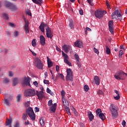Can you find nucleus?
<instances>
[{"label":"nucleus","instance_id":"f257e3e1","mask_svg":"<svg viewBox=\"0 0 127 127\" xmlns=\"http://www.w3.org/2000/svg\"><path fill=\"white\" fill-rule=\"evenodd\" d=\"M111 113L112 114L113 118H117L118 116V107L114 104H111L109 108Z\"/></svg>","mask_w":127,"mask_h":127},{"label":"nucleus","instance_id":"f03ea898","mask_svg":"<svg viewBox=\"0 0 127 127\" xmlns=\"http://www.w3.org/2000/svg\"><path fill=\"white\" fill-rule=\"evenodd\" d=\"M114 78L118 80H125L126 79V77H125V72L122 70H119L116 72L114 75Z\"/></svg>","mask_w":127,"mask_h":127},{"label":"nucleus","instance_id":"7ed1b4c3","mask_svg":"<svg viewBox=\"0 0 127 127\" xmlns=\"http://www.w3.org/2000/svg\"><path fill=\"white\" fill-rule=\"evenodd\" d=\"M34 64L38 69H40L41 70L43 69V62L39 58H36L34 60Z\"/></svg>","mask_w":127,"mask_h":127},{"label":"nucleus","instance_id":"20e7f679","mask_svg":"<svg viewBox=\"0 0 127 127\" xmlns=\"http://www.w3.org/2000/svg\"><path fill=\"white\" fill-rule=\"evenodd\" d=\"M27 115L30 118L31 120H32V108L29 107L26 111V114H23L22 119L24 121L27 120Z\"/></svg>","mask_w":127,"mask_h":127},{"label":"nucleus","instance_id":"39448f33","mask_svg":"<svg viewBox=\"0 0 127 127\" xmlns=\"http://www.w3.org/2000/svg\"><path fill=\"white\" fill-rule=\"evenodd\" d=\"M62 54L63 57H64V63L67 64V65H68V66H72V64L69 61V56L68 55L65 54L63 51H62Z\"/></svg>","mask_w":127,"mask_h":127},{"label":"nucleus","instance_id":"423d86ee","mask_svg":"<svg viewBox=\"0 0 127 127\" xmlns=\"http://www.w3.org/2000/svg\"><path fill=\"white\" fill-rule=\"evenodd\" d=\"M66 81H71L73 82V73L70 68L67 69V75L66 76Z\"/></svg>","mask_w":127,"mask_h":127},{"label":"nucleus","instance_id":"0eeeda50","mask_svg":"<svg viewBox=\"0 0 127 127\" xmlns=\"http://www.w3.org/2000/svg\"><path fill=\"white\" fill-rule=\"evenodd\" d=\"M46 35L48 38H50V39H52L53 38V33H52V31H51V29L48 26V27L46 29Z\"/></svg>","mask_w":127,"mask_h":127},{"label":"nucleus","instance_id":"6e6552de","mask_svg":"<svg viewBox=\"0 0 127 127\" xmlns=\"http://www.w3.org/2000/svg\"><path fill=\"white\" fill-rule=\"evenodd\" d=\"M30 81H31V78H30V77L28 76L27 77H25L22 83L23 86L26 85V86H29V87H31V85H30Z\"/></svg>","mask_w":127,"mask_h":127},{"label":"nucleus","instance_id":"1a4fd4ad","mask_svg":"<svg viewBox=\"0 0 127 127\" xmlns=\"http://www.w3.org/2000/svg\"><path fill=\"white\" fill-rule=\"evenodd\" d=\"M62 49L65 53H68L69 51H72V47L70 45H64L62 47Z\"/></svg>","mask_w":127,"mask_h":127},{"label":"nucleus","instance_id":"9d476101","mask_svg":"<svg viewBox=\"0 0 127 127\" xmlns=\"http://www.w3.org/2000/svg\"><path fill=\"white\" fill-rule=\"evenodd\" d=\"M108 26L110 32H111L112 34H114V21H109L108 22Z\"/></svg>","mask_w":127,"mask_h":127},{"label":"nucleus","instance_id":"9b49d317","mask_svg":"<svg viewBox=\"0 0 127 127\" xmlns=\"http://www.w3.org/2000/svg\"><path fill=\"white\" fill-rule=\"evenodd\" d=\"M122 16V14L119 11V10H116L112 14V17L113 19L116 18V17H121Z\"/></svg>","mask_w":127,"mask_h":127},{"label":"nucleus","instance_id":"f8f14e48","mask_svg":"<svg viewBox=\"0 0 127 127\" xmlns=\"http://www.w3.org/2000/svg\"><path fill=\"white\" fill-rule=\"evenodd\" d=\"M94 15L97 18H102L103 17V13L100 10H96L95 12Z\"/></svg>","mask_w":127,"mask_h":127},{"label":"nucleus","instance_id":"ddd939ff","mask_svg":"<svg viewBox=\"0 0 127 127\" xmlns=\"http://www.w3.org/2000/svg\"><path fill=\"white\" fill-rule=\"evenodd\" d=\"M74 46L75 47H78V48H83V42L78 40L74 43Z\"/></svg>","mask_w":127,"mask_h":127},{"label":"nucleus","instance_id":"4468645a","mask_svg":"<svg viewBox=\"0 0 127 127\" xmlns=\"http://www.w3.org/2000/svg\"><path fill=\"white\" fill-rule=\"evenodd\" d=\"M74 57L76 61L77 66H78L79 68H81V63L80 62V57H79V55L75 54Z\"/></svg>","mask_w":127,"mask_h":127},{"label":"nucleus","instance_id":"2eb2a0df","mask_svg":"<svg viewBox=\"0 0 127 127\" xmlns=\"http://www.w3.org/2000/svg\"><path fill=\"white\" fill-rule=\"evenodd\" d=\"M45 26H47V27H48V25H47V24H44V22H42L40 24V26H39V28L41 31L43 33H45Z\"/></svg>","mask_w":127,"mask_h":127},{"label":"nucleus","instance_id":"dca6fc26","mask_svg":"<svg viewBox=\"0 0 127 127\" xmlns=\"http://www.w3.org/2000/svg\"><path fill=\"white\" fill-rule=\"evenodd\" d=\"M24 95L26 97H31L32 96V89H27L25 91Z\"/></svg>","mask_w":127,"mask_h":127},{"label":"nucleus","instance_id":"f3484780","mask_svg":"<svg viewBox=\"0 0 127 127\" xmlns=\"http://www.w3.org/2000/svg\"><path fill=\"white\" fill-rule=\"evenodd\" d=\"M36 95L39 100H42L44 98V92H40L37 90Z\"/></svg>","mask_w":127,"mask_h":127},{"label":"nucleus","instance_id":"a211bd4d","mask_svg":"<svg viewBox=\"0 0 127 127\" xmlns=\"http://www.w3.org/2000/svg\"><path fill=\"white\" fill-rule=\"evenodd\" d=\"M24 22L25 24L24 26V28L25 31V33H28V32H29V29L28 28V21H27V20L25 19Z\"/></svg>","mask_w":127,"mask_h":127},{"label":"nucleus","instance_id":"6ab92c4d","mask_svg":"<svg viewBox=\"0 0 127 127\" xmlns=\"http://www.w3.org/2000/svg\"><path fill=\"white\" fill-rule=\"evenodd\" d=\"M40 43L43 46H44L45 45V44L46 43V40H45V37H44V36L41 35L40 37Z\"/></svg>","mask_w":127,"mask_h":127},{"label":"nucleus","instance_id":"aec40b11","mask_svg":"<svg viewBox=\"0 0 127 127\" xmlns=\"http://www.w3.org/2000/svg\"><path fill=\"white\" fill-rule=\"evenodd\" d=\"M12 123V120L11 118L9 119L5 122V126L8 127H11V124Z\"/></svg>","mask_w":127,"mask_h":127},{"label":"nucleus","instance_id":"412c9836","mask_svg":"<svg viewBox=\"0 0 127 127\" xmlns=\"http://www.w3.org/2000/svg\"><path fill=\"white\" fill-rule=\"evenodd\" d=\"M87 114L88 115V118L89 120L92 122L93 120H94V115L92 113V112L89 111L87 112Z\"/></svg>","mask_w":127,"mask_h":127},{"label":"nucleus","instance_id":"4be33fe9","mask_svg":"<svg viewBox=\"0 0 127 127\" xmlns=\"http://www.w3.org/2000/svg\"><path fill=\"white\" fill-rule=\"evenodd\" d=\"M40 124L42 127H44V126H45V119H44V118H40Z\"/></svg>","mask_w":127,"mask_h":127},{"label":"nucleus","instance_id":"5701e85b","mask_svg":"<svg viewBox=\"0 0 127 127\" xmlns=\"http://www.w3.org/2000/svg\"><path fill=\"white\" fill-rule=\"evenodd\" d=\"M12 4H13L10 3V2L5 1V3H4V6L5 7H7V8H9V9H10Z\"/></svg>","mask_w":127,"mask_h":127},{"label":"nucleus","instance_id":"b1692460","mask_svg":"<svg viewBox=\"0 0 127 127\" xmlns=\"http://www.w3.org/2000/svg\"><path fill=\"white\" fill-rule=\"evenodd\" d=\"M56 107H57V104H54L51 107L50 111H51V112H53V113L55 112V111H56Z\"/></svg>","mask_w":127,"mask_h":127},{"label":"nucleus","instance_id":"393cba45","mask_svg":"<svg viewBox=\"0 0 127 127\" xmlns=\"http://www.w3.org/2000/svg\"><path fill=\"white\" fill-rule=\"evenodd\" d=\"M62 101H63V106L64 107H66L69 105L68 100L65 98H62Z\"/></svg>","mask_w":127,"mask_h":127},{"label":"nucleus","instance_id":"a878e982","mask_svg":"<svg viewBox=\"0 0 127 127\" xmlns=\"http://www.w3.org/2000/svg\"><path fill=\"white\" fill-rule=\"evenodd\" d=\"M94 81L95 82V84L97 85H100V78L99 76L96 75L94 76Z\"/></svg>","mask_w":127,"mask_h":127},{"label":"nucleus","instance_id":"bb28decb","mask_svg":"<svg viewBox=\"0 0 127 127\" xmlns=\"http://www.w3.org/2000/svg\"><path fill=\"white\" fill-rule=\"evenodd\" d=\"M115 92L116 94H117V96L114 97L115 100H120V99L121 98V96H120V93L119 92V91L115 90Z\"/></svg>","mask_w":127,"mask_h":127},{"label":"nucleus","instance_id":"cd10ccee","mask_svg":"<svg viewBox=\"0 0 127 127\" xmlns=\"http://www.w3.org/2000/svg\"><path fill=\"white\" fill-rule=\"evenodd\" d=\"M69 26L71 29H74V20L73 19L69 20Z\"/></svg>","mask_w":127,"mask_h":127},{"label":"nucleus","instance_id":"c85d7f7f","mask_svg":"<svg viewBox=\"0 0 127 127\" xmlns=\"http://www.w3.org/2000/svg\"><path fill=\"white\" fill-rule=\"evenodd\" d=\"M12 82H13V83H12L13 86H16V85L18 84V78H13Z\"/></svg>","mask_w":127,"mask_h":127},{"label":"nucleus","instance_id":"c756f323","mask_svg":"<svg viewBox=\"0 0 127 127\" xmlns=\"http://www.w3.org/2000/svg\"><path fill=\"white\" fill-rule=\"evenodd\" d=\"M59 78H61V79H62L63 80H64V75L62 73H58V75L56 77V80H58V79H59Z\"/></svg>","mask_w":127,"mask_h":127},{"label":"nucleus","instance_id":"7c9ffc66","mask_svg":"<svg viewBox=\"0 0 127 127\" xmlns=\"http://www.w3.org/2000/svg\"><path fill=\"white\" fill-rule=\"evenodd\" d=\"M64 109L66 111V113L68 115V116H71V112H70V108L67 106H64Z\"/></svg>","mask_w":127,"mask_h":127},{"label":"nucleus","instance_id":"2f4dec72","mask_svg":"<svg viewBox=\"0 0 127 127\" xmlns=\"http://www.w3.org/2000/svg\"><path fill=\"white\" fill-rule=\"evenodd\" d=\"M32 1L36 4H41L42 3V0H32Z\"/></svg>","mask_w":127,"mask_h":127},{"label":"nucleus","instance_id":"473e14b6","mask_svg":"<svg viewBox=\"0 0 127 127\" xmlns=\"http://www.w3.org/2000/svg\"><path fill=\"white\" fill-rule=\"evenodd\" d=\"M99 117L100 119H101L102 120V121H104L105 120V119H106V117H105V115H104V114H103V113H100L99 115Z\"/></svg>","mask_w":127,"mask_h":127},{"label":"nucleus","instance_id":"72a5a7b5","mask_svg":"<svg viewBox=\"0 0 127 127\" xmlns=\"http://www.w3.org/2000/svg\"><path fill=\"white\" fill-rule=\"evenodd\" d=\"M10 9H11V10H17V6H16V5L12 4Z\"/></svg>","mask_w":127,"mask_h":127},{"label":"nucleus","instance_id":"f704fd0d","mask_svg":"<svg viewBox=\"0 0 127 127\" xmlns=\"http://www.w3.org/2000/svg\"><path fill=\"white\" fill-rule=\"evenodd\" d=\"M97 94L98 95H99V96H104L105 95V93H104V92H103V90L99 89L98 90V92H97Z\"/></svg>","mask_w":127,"mask_h":127},{"label":"nucleus","instance_id":"c9c22d12","mask_svg":"<svg viewBox=\"0 0 127 127\" xmlns=\"http://www.w3.org/2000/svg\"><path fill=\"white\" fill-rule=\"evenodd\" d=\"M106 52L107 54H111V49H110V48H109V47H108V46H106Z\"/></svg>","mask_w":127,"mask_h":127},{"label":"nucleus","instance_id":"e433bc0d","mask_svg":"<svg viewBox=\"0 0 127 127\" xmlns=\"http://www.w3.org/2000/svg\"><path fill=\"white\" fill-rule=\"evenodd\" d=\"M22 98V95L21 94H18L16 99H17V102H19L20 101V99Z\"/></svg>","mask_w":127,"mask_h":127},{"label":"nucleus","instance_id":"4c0bfd02","mask_svg":"<svg viewBox=\"0 0 127 127\" xmlns=\"http://www.w3.org/2000/svg\"><path fill=\"white\" fill-rule=\"evenodd\" d=\"M65 95H66V92H65V91L62 90L61 91V95L62 97V99H64L65 98Z\"/></svg>","mask_w":127,"mask_h":127},{"label":"nucleus","instance_id":"58836bf2","mask_svg":"<svg viewBox=\"0 0 127 127\" xmlns=\"http://www.w3.org/2000/svg\"><path fill=\"white\" fill-rule=\"evenodd\" d=\"M96 115H97V116H99V115L101 114L100 113H102V110L101 109H97L96 110Z\"/></svg>","mask_w":127,"mask_h":127},{"label":"nucleus","instance_id":"ea45409f","mask_svg":"<svg viewBox=\"0 0 127 127\" xmlns=\"http://www.w3.org/2000/svg\"><path fill=\"white\" fill-rule=\"evenodd\" d=\"M84 89L85 92H88V91H89V86H88L87 85H84Z\"/></svg>","mask_w":127,"mask_h":127},{"label":"nucleus","instance_id":"a19ab883","mask_svg":"<svg viewBox=\"0 0 127 127\" xmlns=\"http://www.w3.org/2000/svg\"><path fill=\"white\" fill-rule=\"evenodd\" d=\"M47 92L48 93V94H50V95H53V92L51 91V90H50L49 88H47Z\"/></svg>","mask_w":127,"mask_h":127},{"label":"nucleus","instance_id":"79ce46f5","mask_svg":"<svg viewBox=\"0 0 127 127\" xmlns=\"http://www.w3.org/2000/svg\"><path fill=\"white\" fill-rule=\"evenodd\" d=\"M4 104L6 106H9V101L8 100L5 99H4Z\"/></svg>","mask_w":127,"mask_h":127},{"label":"nucleus","instance_id":"37998d69","mask_svg":"<svg viewBox=\"0 0 127 127\" xmlns=\"http://www.w3.org/2000/svg\"><path fill=\"white\" fill-rule=\"evenodd\" d=\"M3 82L5 84H7V83H9V80L7 78H6L3 81Z\"/></svg>","mask_w":127,"mask_h":127},{"label":"nucleus","instance_id":"c03bdc74","mask_svg":"<svg viewBox=\"0 0 127 127\" xmlns=\"http://www.w3.org/2000/svg\"><path fill=\"white\" fill-rule=\"evenodd\" d=\"M93 50L95 53L98 55L99 54L100 52H99V50L97 49L96 48H94Z\"/></svg>","mask_w":127,"mask_h":127},{"label":"nucleus","instance_id":"a18cd8bd","mask_svg":"<svg viewBox=\"0 0 127 127\" xmlns=\"http://www.w3.org/2000/svg\"><path fill=\"white\" fill-rule=\"evenodd\" d=\"M35 39H33L32 40V46H33L34 47H35V46H36V42H35Z\"/></svg>","mask_w":127,"mask_h":127},{"label":"nucleus","instance_id":"49530a36","mask_svg":"<svg viewBox=\"0 0 127 127\" xmlns=\"http://www.w3.org/2000/svg\"><path fill=\"white\" fill-rule=\"evenodd\" d=\"M32 121H35V114L33 110H32Z\"/></svg>","mask_w":127,"mask_h":127},{"label":"nucleus","instance_id":"de8ad7c7","mask_svg":"<svg viewBox=\"0 0 127 127\" xmlns=\"http://www.w3.org/2000/svg\"><path fill=\"white\" fill-rule=\"evenodd\" d=\"M25 106L27 108H28V107H29L30 106V101H27V102H26Z\"/></svg>","mask_w":127,"mask_h":127},{"label":"nucleus","instance_id":"09e8293b","mask_svg":"<svg viewBox=\"0 0 127 127\" xmlns=\"http://www.w3.org/2000/svg\"><path fill=\"white\" fill-rule=\"evenodd\" d=\"M106 5L108 9H111V5H110V3H109L108 1H106Z\"/></svg>","mask_w":127,"mask_h":127},{"label":"nucleus","instance_id":"8fccbe9b","mask_svg":"<svg viewBox=\"0 0 127 127\" xmlns=\"http://www.w3.org/2000/svg\"><path fill=\"white\" fill-rule=\"evenodd\" d=\"M124 54V51L123 50H120L119 52V57H122Z\"/></svg>","mask_w":127,"mask_h":127},{"label":"nucleus","instance_id":"3c124183","mask_svg":"<svg viewBox=\"0 0 127 127\" xmlns=\"http://www.w3.org/2000/svg\"><path fill=\"white\" fill-rule=\"evenodd\" d=\"M48 66L49 68H51V67H52V66H53V64H52V62L48 63Z\"/></svg>","mask_w":127,"mask_h":127},{"label":"nucleus","instance_id":"603ef678","mask_svg":"<svg viewBox=\"0 0 127 127\" xmlns=\"http://www.w3.org/2000/svg\"><path fill=\"white\" fill-rule=\"evenodd\" d=\"M26 14H28V15H30V16L32 15L31 12L29 10L26 11Z\"/></svg>","mask_w":127,"mask_h":127},{"label":"nucleus","instance_id":"864d4df0","mask_svg":"<svg viewBox=\"0 0 127 127\" xmlns=\"http://www.w3.org/2000/svg\"><path fill=\"white\" fill-rule=\"evenodd\" d=\"M33 84L36 87V88H38V82H37V81H34L33 82Z\"/></svg>","mask_w":127,"mask_h":127},{"label":"nucleus","instance_id":"5fc2aeb1","mask_svg":"<svg viewBox=\"0 0 127 127\" xmlns=\"http://www.w3.org/2000/svg\"><path fill=\"white\" fill-rule=\"evenodd\" d=\"M4 17H5V19H8V15L5 13L3 14Z\"/></svg>","mask_w":127,"mask_h":127},{"label":"nucleus","instance_id":"6e6d98bb","mask_svg":"<svg viewBox=\"0 0 127 127\" xmlns=\"http://www.w3.org/2000/svg\"><path fill=\"white\" fill-rule=\"evenodd\" d=\"M87 1L90 5L93 6V0H87Z\"/></svg>","mask_w":127,"mask_h":127},{"label":"nucleus","instance_id":"4d7b16f0","mask_svg":"<svg viewBox=\"0 0 127 127\" xmlns=\"http://www.w3.org/2000/svg\"><path fill=\"white\" fill-rule=\"evenodd\" d=\"M40 90H41L40 91L41 93H44V88H43V86H41L40 87Z\"/></svg>","mask_w":127,"mask_h":127},{"label":"nucleus","instance_id":"13d9d810","mask_svg":"<svg viewBox=\"0 0 127 127\" xmlns=\"http://www.w3.org/2000/svg\"><path fill=\"white\" fill-rule=\"evenodd\" d=\"M67 10H70V11H73V8H72V7H71V6H69V5H68Z\"/></svg>","mask_w":127,"mask_h":127},{"label":"nucleus","instance_id":"bf43d9fd","mask_svg":"<svg viewBox=\"0 0 127 127\" xmlns=\"http://www.w3.org/2000/svg\"><path fill=\"white\" fill-rule=\"evenodd\" d=\"M48 105L49 106H52V100H50L48 101Z\"/></svg>","mask_w":127,"mask_h":127},{"label":"nucleus","instance_id":"052dcab7","mask_svg":"<svg viewBox=\"0 0 127 127\" xmlns=\"http://www.w3.org/2000/svg\"><path fill=\"white\" fill-rule=\"evenodd\" d=\"M44 84H48V85H49V80L45 79L44 80Z\"/></svg>","mask_w":127,"mask_h":127},{"label":"nucleus","instance_id":"680f3d73","mask_svg":"<svg viewBox=\"0 0 127 127\" xmlns=\"http://www.w3.org/2000/svg\"><path fill=\"white\" fill-rule=\"evenodd\" d=\"M13 76V72L12 71H9V77H12Z\"/></svg>","mask_w":127,"mask_h":127},{"label":"nucleus","instance_id":"e2e57ef3","mask_svg":"<svg viewBox=\"0 0 127 127\" xmlns=\"http://www.w3.org/2000/svg\"><path fill=\"white\" fill-rule=\"evenodd\" d=\"M126 125H127V122H126V121L124 120L122 122V126H123L124 127H126Z\"/></svg>","mask_w":127,"mask_h":127},{"label":"nucleus","instance_id":"0e129e2a","mask_svg":"<svg viewBox=\"0 0 127 127\" xmlns=\"http://www.w3.org/2000/svg\"><path fill=\"white\" fill-rule=\"evenodd\" d=\"M13 35L14 36H18V32L15 31V32L13 33Z\"/></svg>","mask_w":127,"mask_h":127},{"label":"nucleus","instance_id":"69168bd1","mask_svg":"<svg viewBox=\"0 0 127 127\" xmlns=\"http://www.w3.org/2000/svg\"><path fill=\"white\" fill-rule=\"evenodd\" d=\"M70 110H71V111H72L73 112L76 111V109H75V108H74L73 106L70 107Z\"/></svg>","mask_w":127,"mask_h":127},{"label":"nucleus","instance_id":"338daca9","mask_svg":"<svg viewBox=\"0 0 127 127\" xmlns=\"http://www.w3.org/2000/svg\"><path fill=\"white\" fill-rule=\"evenodd\" d=\"M35 113H37V112H39V108H38L37 107H35Z\"/></svg>","mask_w":127,"mask_h":127},{"label":"nucleus","instance_id":"774afa93","mask_svg":"<svg viewBox=\"0 0 127 127\" xmlns=\"http://www.w3.org/2000/svg\"><path fill=\"white\" fill-rule=\"evenodd\" d=\"M14 127H19V123H16L15 126H14Z\"/></svg>","mask_w":127,"mask_h":127}]
</instances>
